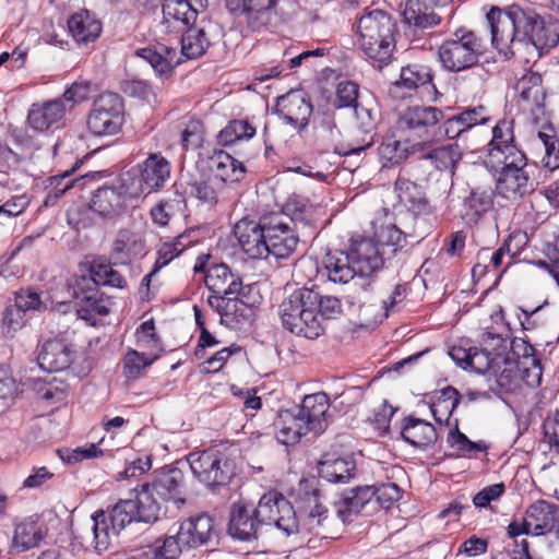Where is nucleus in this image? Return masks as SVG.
Returning a JSON list of instances; mask_svg holds the SVG:
<instances>
[{"mask_svg": "<svg viewBox=\"0 0 559 559\" xmlns=\"http://www.w3.org/2000/svg\"><path fill=\"white\" fill-rule=\"evenodd\" d=\"M512 356H503L500 353L495 354L493 367L488 377V381L495 382V386L490 385V390L496 392L509 393L515 390L519 382L520 361L519 359H531L532 364H536V359L531 357L533 347L527 345L523 340H513L511 342Z\"/></svg>", "mask_w": 559, "mask_h": 559, "instance_id": "obj_13", "label": "nucleus"}, {"mask_svg": "<svg viewBox=\"0 0 559 559\" xmlns=\"http://www.w3.org/2000/svg\"><path fill=\"white\" fill-rule=\"evenodd\" d=\"M185 206L183 195L176 192L173 198H164L155 204L150 211V216L155 225L165 227L171 217L183 211Z\"/></svg>", "mask_w": 559, "mask_h": 559, "instance_id": "obj_47", "label": "nucleus"}, {"mask_svg": "<svg viewBox=\"0 0 559 559\" xmlns=\"http://www.w3.org/2000/svg\"><path fill=\"white\" fill-rule=\"evenodd\" d=\"M207 305L219 314L222 323L229 322L230 314L237 311L236 307L246 309V302L238 297L213 293L207 297Z\"/></svg>", "mask_w": 559, "mask_h": 559, "instance_id": "obj_53", "label": "nucleus"}, {"mask_svg": "<svg viewBox=\"0 0 559 559\" xmlns=\"http://www.w3.org/2000/svg\"><path fill=\"white\" fill-rule=\"evenodd\" d=\"M488 166L499 170L496 190L501 198L515 201L534 191L532 175L535 166L528 164L525 154L515 153L512 158L501 159L497 165Z\"/></svg>", "mask_w": 559, "mask_h": 559, "instance_id": "obj_8", "label": "nucleus"}, {"mask_svg": "<svg viewBox=\"0 0 559 559\" xmlns=\"http://www.w3.org/2000/svg\"><path fill=\"white\" fill-rule=\"evenodd\" d=\"M359 246V239H352L347 251H330L323 259V265L326 270L330 281L340 284H346L358 276L361 280L359 284L364 292L372 288L373 281L371 275L373 270H367L366 263L357 255L356 250Z\"/></svg>", "mask_w": 559, "mask_h": 559, "instance_id": "obj_10", "label": "nucleus"}, {"mask_svg": "<svg viewBox=\"0 0 559 559\" xmlns=\"http://www.w3.org/2000/svg\"><path fill=\"white\" fill-rule=\"evenodd\" d=\"M69 32L78 43L94 41L102 32V23L83 9L68 20Z\"/></svg>", "mask_w": 559, "mask_h": 559, "instance_id": "obj_44", "label": "nucleus"}, {"mask_svg": "<svg viewBox=\"0 0 559 559\" xmlns=\"http://www.w3.org/2000/svg\"><path fill=\"white\" fill-rule=\"evenodd\" d=\"M405 168L403 169L396 181H395V191L397 193L399 199L409 204V207L420 214L428 213L430 211V205L428 200L425 198L423 187L419 182L424 180H417L412 175L407 174Z\"/></svg>", "mask_w": 559, "mask_h": 559, "instance_id": "obj_36", "label": "nucleus"}, {"mask_svg": "<svg viewBox=\"0 0 559 559\" xmlns=\"http://www.w3.org/2000/svg\"><path fill=\"white\" fill-rule=\"evenodd\" d=\"M486 165H497L501 159H509L518 154H524L514 143L513 121L500 120L492 129Z\"/></svg>", "mask_w": 559, "mask_h": 559, "instance_id": "obj_28", "label": "nucleus"}, {"mask_svg": "<svg viewBox=\"0 0 559 559\" xmlns=\"http://www.w3.org/2000/svg\"><path fill=\"white\" fill-rule=\"evenodd\" d=\"M185 475L179 468H165L157 473L152 483L141 486L138 493L142 504V518L145 523H153L159 518L160 504L173 501L178 508L186 500L182 498Z\"/></svg>", "mask_w": 559, "mask_h": 559, "instance_id": "obj_4", "label": "nucleus"}, {"mask_svg": "<svg viewBox=\"0 0 559 559\" xmlns=\"http://www.w3.org/2000/svg\"><path fill=\"white\" fill-rule=\"evenodd\" d=\"M432 70L421 64H409L401 69L400 79L390 86V94L396 98L411 96L418 87L432 84Z\"/></svg>", "mask_w": 559, "mask_h": 559, "instance_id": "obj_31", "label": "nucleus"}, {"mask_svg": "<svg viewBox=\"0 0 559 559\" xmlns=\"http://www.w3.org/2000/svg\"><path fill=\"white\" fill-rule=\"evenodd\" d=\"M523 8L512 4L507 11L492 8L486 15L491 33V44L504 56L513 55L512 45L518 40L522 41L520 35V14Z\"/></svg>", "mask_w": 559, "mask_h": 559, "instance_id": "obj_14", "label": "nucleus"}, {"mask_svg": "<svg viewBox=\"0 0 559 559\" xmlns=\"http://www.w3.org/2000/svg\"><path fill=\"white\" fill-rule=\"evenodd\" d=\"M160 540H156L154 547V558L155 559H176L181 554L182 549L186 546L180 540V533L177 532L174 536L165 537L162 543Z\"/></svg>", "mask_w": 559, "mask_h": 559, "instance_id": "obj_55", "label": "nucleus"}, {"mask_svg": "<svg viewBox=\"0 0 559 559\" xmlns=\"http://www.w3.org/2000/svg\"><path fill=\"white\" fill-rule=\"evenodd\" d=\"M266 224L267 257L273 255L277 260L289 259L297 249L299 236L290 226V219L283 214H270L264 216Z\"/></svg>", "mask_w": 559, "mask_h": 559, "instance_id": "obj_17", "label": "nucleus"}, {"mask_svg": "<svg viewBox=\"0 0 559 559\" xmlns=\"http://www.w3.org/2000/svg\"><path fill=\"white\" fill-rule=\"evenodd\" d=\"M133 176L141 182V193L144 187L148 192L157 191L170 177V164L160 154L153 153L143 162L140 177Z\"/></svg>", "mask_w": 559, "mask_h": 559, "instance_id": "obj_34", "label": "nucleus"}, {"mask_svg": "<svg viewBox=\"0 0 559 559\" xmlns=\"http://www.w3.org/2000/svg\"><path fill=\"white\" fill-rule=\"evenodd\" d=\"M60 457L69 463H78L85 459L97 457L103 454V451L98 449L95 443H90L84 447H79L74 450H66L64 452L59 451Z\"/></svg>", "mask_w": 559, "mask_h": 559, "instance_id": "obj_64", "label": "nucleus"}, {"mask_svg": "<svg viewBox=\"0 0 559 559\" xmlns=\"http://www.w3.org/2000/svg\"><path fill=\"white\" fill-rule=\"evenodd\" d=\"M317 302L314 305V313H320L325 319L336 318L341 313L342 306L338 298L334 296H321L317 292Z\"/></svg>", "mask_w": 559, "mask_h": 559, "instance_id": "obj_63", "label": "nucleus"}, {"mask_svg": "<svg viewBox=\"0 0 559 559\" xmlns=\"http://www.w3.org/2000/svg\"><path fill=\"white\" fill-rule=\"evenodd\" d=\"M493 206V191L490 187H475L464 198L461 216L468 225H474Z\"/></svg>", "mask_w": 559, "mask_h": 559, "instance_id": "obj_38", "label": "nucleus"}, {"mask_svg": "<svg viewBox=\"0 0 559 559\" xmlns=\"http://www.w3.org/2000/svg\"><path fill=\"white\" fill-rule=\"evenodd\" d=\"M448 443L450 447L456 448V450L462 454L471 453L472 451L486 452L488 450L486 442H474L469 440L463 432L459 430L457 427L449 432Z\"/></svg>", "mask_w": 559, "mask_h": 559, "instance_id": "obj_57", "label": "nucleus"}, {"mask_svg": "<svg viewBox=\"0 0 559 559\" xmlns=\"http://www.w3.org/2000/svg\"><path fill=\"white\" fill-rule=\"evenodd\" d=\"M440 127L443 135L449 140L461 136L475 126L485 124L489 120L488 110L485 106L478 105L466 108L463 111L443 119Z\"/></svg>", "mask_w": 559, "mask_h": 559, "instance_id": "obj_30", "label": "nucleus"}, {"mask_svg": "<svg viewBox=\"0 0 559 559\" xmlns=\"http://www.w3.org/2000/svg\"><path fill=\"white\" fill-rule=\"evenodd\" d=\"M312 104L302 91H292L277 98L276 114L289 126L304 130L312 114Z\"/></svg>", "mask_w": 559, "mask_h": 559, "instance_id": "obj_21", "label": "nucleus"}, {"mask_svg": "<svg viewBox=\"0 0 559 559\" xmlns=\"http://www.w3.org/2000/svg\"><path fill=\"white\" fill-rule=\"evenodd\" d=\"M181 33V50L179 52L175 47L158 44L154 48L139 49L136 55L147 61L158 76L168 78L174 68L179 66L183 59L200 58L211 46L204 27L192 24Z\"/></svg>", "mask_w": 559, "mask_h": 559, "instance_id": "obj_1", "label": "nucleus"}, {"mask_svg": "<svg viewBox=\"0 0 559 559\" xmlns=\"http://www.w3.org/2000/svg\"><path fill=\"white\" fill-rule=\"evenodd\" d=\"M305 424L314 436H319L328 428V411L330 399L324 392L306 395L299 406H296Z\"/></svg>", "mask_w": 559, "mask_h": 559, "instance_id": "obj_27", "label": "nucleus"}, {"mask_svg": "<svg viewBox=\"0 0 559 559\" xmlns=\"http://www.w3.org/2000/svg\"><path fill=\"white\" fill-rule=\"evenodd\" d=\"M358 84L352 81H342L336 86L333 104L336 108L354 107L358 104Z\"/></svg>", "mask_w": 559, "mask_h": 559, "instance_id": "obj_56", "label": "nucleus"}, {"mask_svg": "<svg viewBox=\"0 0 559 559\" xmlns=\"http://www.w3.org/2000/svg\"><path fill=\"white\" fill-rule=\"evenodd\" d=\"M124 121L122 98L111 92L100 94L87 115V128L97 136L117 134Z\"/></svg>", "mask_w": 559, "mask_h": 559, "instance_id": "obj_12", "label": "nucleus"}, {"mask_svg": "<svg viewBox=\"0 0 559 559\" xmlns=\"http://www.w3.org/2000/svg\"><path fill=\"white\" fill-rule=\"evenodd\" d=\"M453 36L438 48V58L443 69L449 72H460L478 64L486 51L483 38L474 31L466 28L456 29Z\"/></svg>", "mask_w": 559, "mask_h": 559, "instance_id": "obj_7", "label": "nucleus"}, {"mask_svg": "<svg viewBox=\"0 0 559 559\" xmlns=\"http://www.w3.org/2000/svg\"><path fill=\"white\" fill-rule=\"evenodd\" d=\"M180 540L187 549L206 545L214 535L213 519L207 514L189 518L179 527Z\"/></svg>", "mask_w": 559, "mask_h": 559, "instance_id": "obj_32", "label": "nucleus"}, {"mask_svg": "<svg viewBox=\"0 0 559 559\" xmlns=\"http://www.w3.org/2000/svg\"><path fill=\"white\" fill-rule=\"evenodd\" d=\"M216 182L214 178L195 180L190 185V194L203 203L214 204L217 202Z\"/></svg>", "mask_w": 559, "mask_h": 559, "instance_id": "obj_59", "label": "nucleus"}, {"mask_svg": "<svg viewBox=\"0 0 559 559\" xmlns=\"http://www.w3.org/2000/svg\"><path fill=\"white\" fill-rule=\"evenodd\" d=\"M86 277L93 280L96 287L99 285L121 289L127 287L126 278L112 267L109 261L102 257H98L91 262L90 276Z\"/></svg>", "mask_w": 559, "mask_h": 559, "instance_id": "obj_45", "label": "nucleus"}, {"mask_svg": "<svg viewBox=\"0 0 559 559\" xmlns=\"http://www.w3.org/2000/svg\"><path fill=\"white\" fill-rule=\"evenodd\" d=\"M394 29L395 23L381 10L370 11L358 20L360 49L378 69H382L391 61L395 48Z\"/></svg>", "mask_w": 559, "mask_h": 559, "instance_id": "obj_2", "label": "nucleus"}, {"mask_svg": "<svg viewBox=\"0 0 559 559\" xmlns=\"http://www.w3.org/2000/svg\"><path fill=\"white\" fill-rule=\"evenodd\" d=\"M493 357L495 355L492 356L491 353L486 349L473 347L468 369L476 373L485 374L488 378L493 367Z\"/></svg>", "mask_w": 559, "mask_h": 559, "instance_id": "obj_60", "label": "nucleus"}, {"mask_svg": "<svg viewBox=\"0 0 559 559\" xmlns=\"http://www.w3.org/2000/svg\"><path fill=\"white\" fill-rule=\"evenodd\" d=\"M118 182V186L98 188L91 198V210L103 218L120 216L126 212L129 202L141 194V182L133 174H122Z\"/></svg>", "mask_w": 559, "mask_h": 559, "instance_id": "obj_9", "label": "nucleus"}, {"mask_svg": "<svg viewBox=\"0 0 559 559\" xmlns=\"http://www.w3.org/2000/svg\"><path fill=\"white\" fill-rule=\"evenodd\" d=\"M407 236L395 225H383L374 231L373 237L359 238L357 255L366 263L367 270L374 273L385 264L406 253Z\"/></svg>", "mask_w": 559, "mask_h": 559, "instance_id": "obj_5", "label": "nucleus"}, {"mask_svg": "<svg viewBox=\"0 0 559 559\" xmlns=\"http://www.w3.org/2000/svg\"><path fill=\"white\" fill-rule=\"evenodd\" d=\"M317 292L299 288L285 298L278 307L282 325L290 333L314 340L323 332L314 313Z\"/></svg>", "mask_w": 559, "mask_h": 559, "instance_id": "obj_3", "label": "nucleus"}, {"mask_svg": "<svg viewBox=\"0 0 559 559\" xmlns=\"http://www.w3.org/2000/svg\"><path fill=\"white\" fill-rule=\"evenodd\" d=\"M409 143L400 141L393 136L385 138L378 147L379 156L384 167L399 165L409 155Z\"/></svg>", "mask_w": 559, "mask_h": 559, "instance_id": "obj_48", "label": "nucleus"}, {"mask_svg": "<svg viewBox=\"0 0 559 559\" xmlns=\"http://www.w3.org/2000/svg\"><path fill=\"white\" fill-rule=\"evenodd\" d=\"M374 486H364L346 492L334 503L337 518L345 524L350 523L374 498Z\"/></svg>", "mask_w": 559, "mask_h": 559, "instance_id": "obj_37", "label": "nucleus"}, {"mask_svg": "<svg viewBox=\"0 0 559 559\" xmlns=\"http://www.w3.org/2000/svg\"><path fill=\"white\" fill-rule=\"evenodd\" d=\"M255 513L261 525H274L286 536L299 532V523L293 504L278 491L264 493L255 507Z\"/></svg>", "mask_w": 559, "mask_h": 559, "instance_id": "obj_15", "label": "nucleus"}, {"mask_svg": "<svg viewBox=\"0 0 559 559\" xmlns=\"http://www.w3.org/2000/svg\"><path fill=\"white\" fill-rule=\"evenodd\" d=\"M452 0H407L402 11L403 21L417 29L431 28L441 22L435 8H443Z\"/></svg>", "mask_w": 559, "mask_h": 559, "instance_id": "obj_24", "label": "nucleus"}, {"mask_svg": "<svg viewBox=\"0 0 559 559\" xmlns=\"http://www.w3.org/2000/svg\"><path fill=\"white\" fill-rule=\"evenodd\" d=\"M43 534L36 523L22 522L16 525L12 547L19 552L26 551L39 545Z\"/></svg>", "mask_w": 559, "mask_h": 559, "instance_id": "obj_49", "label": "nucleus"}, {"mask_svg": "<svg viewBox=\"0 0 559 559\" xmlns=\"http://www.w3.org/2000/svg\"><path fill=\"white\" fill-rule=\"evenodd\" d=\"M255 134V128L247 120H230L218 133V142L228 146L237 141L249 140Z\"/></svg>", "mask_w": 559, "mask_h": 559, "instance_id": "obj_50", "label": "nucleus"}, {"mask_svg": "<svg viewBox=\"0 0 559 559\" xmlns=\"http://www.w3.org/2000/svg\"><path fill=\"white\" fill-rule=\"evenodd\" d=\"M459 403L460 393L455 388L449 385L442 389L437 400L430 406L435 420L441 424L442 416H445V420L448 421L450 415L457 407Z\"/></svg>", "mask_w": 559, "mask_h": 559, "instance_id": "obj_51", "label": "nucleus"}, {"mask_svg": "<svg viewBox=\"0 0 559 559\" xmlns=\"http://www.w3.org/2000/svg\"><path fill=\"white\" fill-rule=\"evenodd\" d=\"M72 296L78 301V314L85 320H90L94 314L106 316L109 308L103 299V294L93 280L86 276H80L72 286Z\"/></svg>", "mask_w": 559, "mask_h": 559, "instance_id": "obj_22", "label": "nucleus"}, {"mask_svg": "<svg viewBox=\"0 0 559 559\" xmlns=\"http://www.w3.org/2000/svg\"><path fill=\"white\" fill-rule=\"evenodd\" d=\"M538 139L544 145L545 156L543 158L544 165L547 168L556 169L559 167V140L555 134H548L539 131Z\"/></svg>", "mask_w": 559, "mask_h": 559, "instance_id": "obj_58", "label": "nucleus"}, {"mask_svg": "<svg viewBox=\"0 0 559 559\" xmlns=\"http://www.w3.org/2000/svg\"><path fill=\"white\" fill-rule=\"evenodd\" d=\"M401 437L415 448L426 449L435 444L438 433L432 424L414 416H407L403 419Z\"/></svg>", "mask_w": 559, "mask_h": 559, "instance_id": "obj_39", "label": "nucleus"}, {"mask_svg": "<svg viewBox=\"0 0 559 559\" xmlns=\"http://www.w3.org/2000/svg\"><path fill=\"white\" fill-rule=\"evenodd\" d=\"M280 214L289 217L290 226L297 230L299 224L307 226L313 221L314 210L308 202L292 198L285 203L284 211Z\"/></svg>", "mask_w": 559, "mask_h": 559, "instance_id": "obj_52", "label": "nucleus"}, {"mask_svg": "<svg viewBox=\"0 0 559 559\" xmlns=\"http://www.w3.org/2000/svg\"><path fill=\"white\" fill-rule=\"evenodd\" d=\"M92 520L94 548L100 555L108 549L110 538L118 535L128 524L133 521L144 522L140 498L136 495V500H120L108 512L98 510L92 515Z\"/></svg>", "mask_w": 559, "mask_h": 559, "instance_id": "obj_6", "label": "nucleus"}, {"mask_svg": "<svg viewBox=\"0 0 559 559\" xmlns=\"http://www.w3.org/2000/svg\"><path fill=\"white\" fill-rule=\"evenodd\" d=\"M265 227L264 216L259 222L240 219L234 227L240 248L250 259L267 258Z\"/></svg>", "mask_w": 559, "mask_h": 559, "instance_id": "obj_20", "label": "nucleus"}, {"mask_svg": "<svg viewBox=\"0 0 559 559\" xmlns=\"http://www.w3.org/2000/svg\"><path fill=\"white\" fill-rule=\"evenodd\" d=\"M520 35L523 40L537 49H550L559 44V20L550 15L542 16L532 9H523L520 14Z\"/></svg>", "mask_w": 559, "mask_h": 559, "instance_id": "obj_16", "label": "nucleus"}, {"mask_svg": "<svg viewBox=\"0 0 559 559\" xmlns=\"http://www.w3.org/2000/svg\"><path fill=\"white\" fill-rule=\"evenodd\" d=\"M157 357L148 358L136 350H130L124 357L126 374L130 378H138L141 370L150 366Z\"/></svg>", "mask_w": 559, "mask_h": 559, "instance_id": "obj_62", "label": "nucleus"}, {"mask_svg": "<svg viewBox=\"0 0 559 559\" xmlns=\"http://www.w3.org/2000/svg\"><path fill=\"white\" fill-rule=\"evenodd\" d=\"M462 158V151L457 144H449L430 150L408 165L407 174L417 180H427L425 170L429 166L439 171L449 170L454 174L457 163Z\"/></svg>", "mask_w": 559, "mask_h": 559, "instance_id": "obj_18", "label": "nucleus"}, {"mask_svg": "<svg viewBox=\"0 0 559 559\" xmlns=\"http://www.w3.org/2000/svg\"><path fill=\"white\" fill-rule=\"evenodd\" d=\"M198 11L190 0H165L163 4V21L158 25L159 32L180 33L194 24Z\"/></svg>", "mask_w": 559, "mask_h": 559, "instance_id": "obj_26", "label": "nucleus"}, {"mask_svg": "<svg viewBox=\"0 0 559 559\" xmlns=\"http://www.w3.org/2000/svg\"><path fill=\"white\" fill-rule=\"evenodd\" d=\"M205 286L213 294L238 297L242 289V281L227 264L219 263L206 270Z\"/></svg>", "mask_w": 559, "mask_h": 559, "instance_id": "obj_35", "label": "nucleus"}, {"mask_svg": "<svg viewBox=\"0 0 559 559\" xmlns=\"http://www.w3.org/2000/svg\"><path fill=\"white\" fill-rule=\"evenodd\" d=\"M74 354L73 348L63 340H48L39 349L37 362L47 372H59L71 366Z\"/></svg>", "mask_w": 559, "mask_h": 559, "instance_id": "obj_29", "label": "nucleus"}, {"mask_svg": "<svg viewBox=\"0 0 559 559\" xmlns=\"http://www.w3.org/2000/svg\"><path fill=\"white\" fill-rule=\"evenodd\" d=\"M355 461L350 456H334L324 454L319 462V476L334 484H346L354 476Z\"/></svg>", "mask_w": 559, "mask_h": 559, "instance_id": "obj_41", "label": "nucleus"}, {"mask_svg": "<svg viewBox=\"0 0 559 559\" xmlns=\"http://www.w3.org/2000/svg\"><path fill=\"white\" fill-rule=\"evenodd\" d=\"M277 0H246V20L253 26L265 24Z\"/></svg>", "mask_w": 559, "mask_h": 559, "instance_id": "obj_54", "label": "nucleus"}, {"mask_svg": "<svg viewBox=\"0 0 559 559\" xmlns=\"http://www.w3.org/2000/svg\"><path fill=\"white\" fill-rule=\"evenodd\" d=\"M515 91L520 99L534 111L544 107L546 98L545 90L543 87L542 75L537 72L525 73L515 84Z\"/></svg>", "mask_w": 559, "mask_h": 559, "instance_id": "obj_43", "label": "nucleus"}, {"mask_svg": "<svg viewBox=\"0 0 559 559\" xmlns=\"http://www.w3.org/2000/svg\"><path fill=\"white\" fill-rule=\"evenodd\" d=\"M188 461L193 475L209 488L226 486L234 476L228 456L215 448L190 453Z\"/></svg>", "mask_w": 559, "mask_h": 559, "instance_id": "obj_11", "label": "nucleus"}, {"mask_svg": "<svg viewBox=\"0 0 559 559\" xmlns=\"http://www.w3.org/2000/svg\"><path fill=\"white\" fill-rule=\"evenodd\" d=\"M274 426L278 440L284 444H295L311 432L296 407L281 411Z\"/></svg>", "mask_w": 559, "mask_h": 559, "instance_id": "obj_40", "label": "nucleus"}, {"mask_svg": "<svg viewBox=\"0 0 559 559\" xmlns=\"http://www.w3.org/2000/svg\"><path fill=\"white\" fill-rule=\"evenodd\" d=\"M70 175V171H66L60 176H55L50 178L51 190L47 194L45 201L46 205L63 195L70 188L74 186L75 182L81 180V178L71 179Z\"/></svg>", "mask_w": 559, "mask_h": 559, "instance_id": "obj_61", "label": "nucleus"}, {"mask_svg": "<svg viewBox=\"0 0 559 559\" xmlns=\"http://www.w3.org/2000/svg\"><path fill=\"white\" fill-rule=\"evenodd\" d=\"M68 110L64 99L59 97L41 104L35 103L28 110L27 123L37 132L53 131L64 126Z\"/></svg>", "mask_w": 559, "mask_h": 559, "instance_id": "obj_19", "label": "nucleus"}, {"mask_svg": "<svg viewBox=\"0 0 559 559\" xmlns=\"http://www.w3.org/2000/svg\"><path fill=\"white\" fill-rule=\"evenodd\" d=\"M261 522L252 504L234 503L229 512L228 534L238 540L250 542L258 538Z\"/></svg>", "mask_w": 559, "mask_h": 559, "instance_id": "obj_23", "label": "nucleus"}, {"mask_svg": "<svg viewBox=\"0 0 559 559\" xmlns=\"http://www.w3.org/2000/svg\"><path fill=\"white\" fill-rule=\"evenodd\" d=\"M444 119L441 109L433 106H415L408 108L400 118L402 130L413 132L417 136H428L431 130Z\"/></svg>", "mask_w": 559, "mask_h": 559, "instance_id": "obj_25", "label": "nucleus"}, {"mask_svg": "<svg viewBox=\"0 0 559 559\" xmlns=\"http://www.w3.org/2000/svg\"><path fill=\"white\" fill-rule=\"evenodd\" d=\"M300 511L305 515L304 526L309 532L320 534L319 528L330 524L328 508L321 502L320 491L316 488L305 491L299 497Z\"/></svg>", "mask_w": 559, "mask_h": 559, "instance_id": "obj_33", "label": "nucleus"}, {"mask_svg": "<svg viewBox=\"0 0 559 559\" xmlns=\"http://www.w3.org/2000/svg\"><path fill=\"white\" fill-rule=\"evenodd\" d=\"M212 163L215 169L213 178L222 183L237 182L242 179L246 171L239 160L224 151L216 153L212 157Z\"/></svg>", "mask_w": 559, "mask_h": 559, "instance_id": "obj_46", "label": "nucleus"}, {"mask_svg": "<svg viewBox=\"0 0 559 559\" xmlns=\"http://www.w3.org/2000/svg\"><path fill=\"white\" fill-rule=\"evenodd\" d=\"M557 509V506L545 500H537L527 508L525 519L532 536H542L555 528Z\"/></svg>", "mask_w": 559, "mask_h": 559, "instance_id": "obj_42", "label": "nucleus"}]
</instances>
